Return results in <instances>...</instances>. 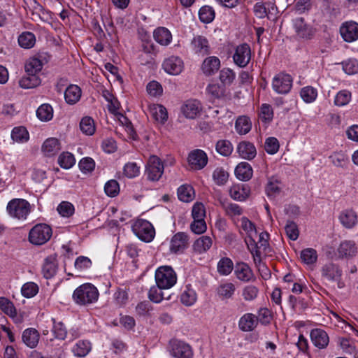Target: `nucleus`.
<instances>
[{"instance_id": "nucleus-1", "label": "nucleus", "mask_w": 358, "mask_h": 358, "mask_svg": "<svg viewBox=\"0 0 358 358\" xmlns=\"http://www.w3.org/2000/svg\"><path fill=\"white\" fill-rule=\"evenodd\" d=\"M99 291L90 283H85L78 287L73 293V301L79 306H88L95 303L99 299Z\"/></svg>"}, {"instance_id": "nucleus-2", "label": "nucleus", "mask_w": 358, "mask_h": 358, "mask_svg": "<svg viewBox=\"0 0 358 358\" xmlns=\"http://www.w3.org/2000/svg\"><path fill=\"white\" fill-rule=\"evenodd\" d=\"M6 210L10 217L24 220L31 212V205L25 199H13L8 203Z\"/></svg>"}, {"instance_id": "nucleus-3", "label": "nucleus", "mask_w": 358, "mask_h": 358, "mask_svg": "<svg viewBox=\"0 0 358 358\" xmlns=\"http://www.w3.org/2000/svg\"><path fill=\"white\" fill-rule=\"evenodd\" d=\"M156 284L161 289H169L177 282V275L172 267L163 266L159 267L155 272Z\"/></svg>"}, {"instance_id": "nucleus-4", "label": "nucleus", "mask_w": 358, "mask_h": 358, "mask_svg": "<svg viewBox=\"0 0 358 358\" xmlns=\"http://www.w3.org/2000/svg\"><path fill=\"white\" fill-rule=\"evenodd\" d=\"M294 37L298 41L311 40L316 32V29L308 24L304 18L299 17L292 20Z\"/></svg>"}, {"instance_id": "nucleus-5", "label": "nucleus", "mask_w": 358, "mask_h": 358, "mask_svg": "<svg viewBox=\"0 0 358 358\" xmlns=\"http://www.w3.org/2000/svg\"><path fill=\"white\" fill-rule=\"evenodd\" d=\"M321 275L328 281L336 282L339 289L345 287V283L342 280L343 271L338 264L328 262L324 264L321 268Z\"/></svg>"}, {"instance_id": "nucleus-6", "label": "nucleus", "mask_w": 358, "mask_h": 358, "mask_svg": "<svg viewBox=\"0 0 358 358\" xmlns=\"http://www.w3.org/2000/svg\"><path fill=\"white\" fill-rule=\"evenodd\" d=\"M52 234L51 227L46 224H36L29 231V241L34 245H41L48 242Z\"/></svg>"}, {"instance_id": "nucleus-7", "label": "nucleus", "mask_w": 358, "mask_h": 358, "mask_svg": "<svg viewBox=\"0 0 358 358\" xmlns=\"http://www.w3.org/2000/svg\"><path fill=\"white\" fill-rule=\"evenodd\" d=\"M132 231L141 241L151 242L155 234V231L152 224L145 220H138L132 225Z\"/></svg>"}, {"instance_id": "nucleus-8", "label": "nucleus", "mask_w": 358, "mask_h": 358, "mask_svg": "<svg viewBox=\"0 0 358 358\" xmlns=\"http://www.w3.org/2000/svg\"><path fill=\"white\" fill-rule=\"evenodd\" d=\"M164 172V166L160 159L152 155L150 157L146 166L145 174L150 181H158Z\"/></svg>"}, {"instance_id": "nucleus-9", "label": "nucleus", "mask_w": 358, "mask_h": 358, "mask_svg": "<svg viewBox=\"0 0 358 358\" xmlns=\"http://www.w3.org/2000/svg\"><path fill=\"white\" fill-rule=\"evenodd\" d=\"M292 86V77L285 73H278L273 79L272 87L274 91L278 94L288 93Z\"/></svg>"}, {"instance_id": "nucleus-10", "label": "nucleus", "mask_w": 358, "mask_h": 358, "mask_svg": "<svg viewBox=\"0 0 358 358\" xmlns=\"http://www.w3.org/2000/svg\"><path fill=\"white\" fill-rule=\"evenodd\" d=\"M234 63L239 67H245L251 59V49L248 44L243 43L238 45L233 55Z\"/></svg>"}, {"instance_id": "nucleus-11", "label": "nucleus", "mask_w": 358, "mask_h": 358, "mask_svg": "<svg viewBox=\"0 0 358 358\" xmlns=\"http://www.w3.org/2000/svg\"><path fill=\"white\" fill-rule=\"evenodd\" d=\"M336 252L338 259H350L357 255L358 248L354 241L345 240L341 242L336 250Z\"/></svg>"}, {"instance_id": "nucleus-12", "label": "nucleus", "mask_w": 358, "mask_h": 358, "mask_svg": "<svg viewBox=\"0 0 358 358\" xmlns=\"http://www.w3.org/2000/svg\"><path fill=\"white\" fill-rule=\"evenodd\" d=\"M189 238L187 234L184 232L176 233L170 242V251L171 253H182L187 248Z\"/></svg>"}, {"instance_id": "nucleus-13", "label": "nucleus", "mask_w": 358, "mask_h": 358, "mask_svg": "<svg viewBox=\"0 0 358 358\" xmlns=\"http://www.w3.org/2000/svg\"><path fill=\"white\" fill-rule=\"evenodd\" d=\"M171 345V353L175 358H192L193 352L188 344L180 341H173Z\"/></svg>"}, {"instance_id": "nucleus-14", "label": "nucleus", "mask_w": 358, "mask_h": 358, "mask_svg": "<svg viewBox=\"0 0 358 358\" xmlns=\"http://www.w3.org/2000/svg\"><path fill=\"white\" fill-rule=\"evenodd\" d=\"M201 110L202 104L196 99H189L181 107V111L183 115L189 119L195 118L201 113Z\"/></svg>"}, {"instance_id": "nucleus-15", "label": "nucleus", "mask_w": 358, "mask_h": 358, "mask_svg": "<svg viewBox=\"0 0 358 358\" xmlns=\"http://www.w3.org/2000/svg\"><path fill=\"white\" fill-rule=\"evenodd\" d=\"M62 149L60 141L55 137H50L47 138L41 146V152L44 156L51 157L57 154Z\"/></svg>"}, {"instance_id": "nucleus-16", "label": "nucleus", "mask_w": 358, "mask_h": 358, "mask_svg": "<svg viewBox=\"0 0 358 358\" xmlns=\"http://www.w3.org/2000/svg\"><path fill=\"white\" fill-rule=\"evenodd\" d=\"M188 162L192 169L200 170L207 164L208 157L203 150H195L189 154Z\"/></svg>"}, {"instance_id": "nucleus-17", "label": "nucleus", "mask_w": 358, "mask_h": 358, "mask_svg": "<svg viewBox=\"0 0 358 358\" xmlns=\"http://www.w3.org/2000/svg\"><path fill=\"white\" fill-rule=\"evenodd\" d=\"M191 45L196 54L204 56L210 53L208 40L203 36L197 35L194 36Z\"/></svg>"}, {"instance_id": "nucleus-18", "label": "nucleus", "mask_w": 358, "mask_h": 358, "mask_svg": "<svg viewBox=\"0 0 358 358\" xmlns=\"http://www.w3.org/2000/svg\"><path fill=\"white\" fill-rule=\"evenodd\" d=\"M163 69L166 72L171 75H178L183 69V62L177 56H171L166 59L163 62Z\"/></svg>"}, {"instance_id": "nucleus-19", "label": "nucleus", "mask_w": 358, "mask_h": 358, "mask_svg": "<svg viewBox=\"0 0 358 358\" xmlns=\"http://www.w3.org/2000/svg\"><path fill=\"white\" fill-rule=\"evenodd\" d=\"M340 32L345 41L352 42L358 38V24L355 22H346L340 28Z\"/></svg>"}, {"instance_id": "nucleus-20", "label": "nucleus", "mask_w": 358, "mask_h": 358, "mask_svg": "<svg viewBox=\"0 0 358 358\" xmlns=\"http://www.w3.org/2000/svg\"><path fill=\"white\" fill-rule=\"evenodd\" d=\"M234 274L238 280L244 282H248L255 279L252 270L244 262L236 263L234 268Z\"/></svg>"}, {"instance_id": "nucleus-21", "label": "nucleus", "mask_w": 358, "mask_h": 358, "mask_svg": "<svg viewBox=\"0 0 358 358\" xmlns=\"http://www.w3.org/2000/svg\"><path fill=\"white\" fill-rule=\"evenodd\" d=\"M310 339L313 345L319 349L326 348L329 342V338L327 332L319 328L310 331Z\"/></svg>"}, {"instance_id": "nucleus-22", "label": "nucleus", "mask_w": 358, "mask_h": 358, "mask_svg": "<svg viewBox=\"0 0 358 358\" xmlns=\"http://www.w3.org/2000/svg\"><path fill=\"white\" fill-rule=\"evenodd\" d=\"M58 269V263L55 255H50L44 259L42 266V273L46 279H50L55 275Z\"/></svg>"}, {"instance_id": "nucleus-23", "label": "nucleus", "mask_w": 358, "mask_h": 358, "mask_svg": "<svg viewBox=\"0 0 358 358\" xmlns=\"http://www.w3.org/2000/svg\"><path fill=\"white\" fill-rule=\"evenodd\" d=\"M238 328L244 332L253 331L258 325V319L252 313H245L238 320Z\"/></svg>"}, {"instance_id": "nucleus-24", "label": "nucleus", "mask_w": 358, "mask_h": 358, "mask_svg": "<svg viewBox=\"0 0 358 358\" xmlns=\"http://www.w3.org/2000/svg\"><path fill=\"white\" fill-rule=\"evenodd\" d=\"M220 67V60L215 56L206 57L201 65L202 72L207 76L214 75Z\"/></svg>"}, {"instance_id": "nucleus-25", "label": "nucleus", "mask_w": 358, "mask_h": 358, "mask_svg": "<svg viewBox=\"0 0 358 358\" xmlns=\"http://www.w3.org/2000/svg\"><path fill=\"white\" fill-rule=\"evenodd\" d=\"M283 187L284 185L278 178L271 177L268 179L265 188V192L267 196L273 199L280 194Z\"/></svg>"}, {"instance_id": "nucleus-26", "label": "nucleus", "mask_w": 358, "mask_h": 358, "mask_svg": "<svg viewBox=\"0 0 358 358\" xmlns=\"http://www.w3.org/2000/svg\"><path fill=\"white\" fill-rule=\"evenodd\" d=\"M239 156L245 159L251 160L257 155V150L253 143L248 141L241 142L237 147Z\"/></svg>"}, {"instance_id": "nucleus-27", "label": "nucleus", "mask_w": 358, "mask_h": 358, "mask_svg": "<svg viewBox=\"0 0 358 358\" xmlns=\"http://www.w3.org/2000/svg\"><path fill=\"white\" fill-rule=\"evenodd\" d=\"M39 333L34 328L25 329L22 336L23 343L30 348H34L38 343Z\"/></svg>"}, {"instance_id": "nucleus-28", "label": "nucleus", "mask_w": 358, "mask_h": 358, "mask_svg": "<svg viewBox=\"0 0 358 358\" xmlns=\"http://www.w3.org/2000/svg\"><path fill=\"white\" fill-rule=\"evenodd\" d=\"M341 224L348 229H351L357 223V216L355 211L352 210H343L338 217Z\"/></svg>"}, {"instance_id": "nucleus-29", "label": "nucleus", "mask_w": 358, "mask_h": 358, "mask_svg": "<svg viewBox=\"0 0 358 358\" xmlns=\"http://www.w3.org/2000/svg\"><path fill=\"white\" fill-rule=\"evenodd\" d=\"M252 168L248 162H241L235 169V175L241 181L249 180L252 177Z\"/></svg>"}, {"instance_id": "nucleus-30", "label": "nucleus", "mask_w": 358, "mask_h": 358, "mask_svg": "<svg viewBox=\"0 0 358 358\" xmlns=\"http://www.w3.org/2000/svg\"><path fill=\"white\" fill-rule=\"evenodd\" d=\"M82 91L80 87L76 85H70L64 92V99L68 104L76 103L81 97Z\"/></svg>"}, {"instance_id": "nucleus-31", "label": "nucleus", "mask_w": 358, "mask_h": 358, "mask_svg": "<svg viewBox=\"0 0 358 358\" xmlns=\"http://www.w3.org/2000/svg\"><path fill=\"white\" fill-rule=\"evenodd\" d=\"M249 189L245 185H234L229 189V194L231 199L239 201H245L249 196Z\"/></svg>"}, {"instance_id": "nucleus-32", "label": "nucleus", "mask_w": 358, "mask_h": 358, "mask_svg": "<svg viewBox=\"0 0 358 358\" xmlns=\"http://www.w3.org/2000/svg\"><path fill=\"white\" fill-rule=\"evenodd\" d=\"M256 236H252L251 237L247 236V238L245 239V242L253 257L255 265H257V263H259V266H261V251L258 247L259 245L257 242L255 241Z\"/></svg>"}, {"instance_id": "nucleus-33", "label": "nucleus", "mask_w": 358, "mask_h": 358, "mask_svg": "<svg viewBox=\"0 0 358 358\" xmlns=\"http://www.w3.org/2000/svg\"><path fill=\"white\" fill-rule=\"evenodd\" d=\"M153 36L155 40L162 45H168L172 40L171 32L165 27H158L155 29Z\"/></svg>"}, {"instance_id": "nucleus-34", "label": "nucleus", "mask_w": 358, "mask_h": 358, "mask_svg": "<svg viewBox=\"0 0 358 358\" xmlns=\"http://www.w3.org/2000/svg\"><path fill=\"white\" fill-rule=\"evenodd\" d=\"M213 244L212 238L208 236H202L196 239L193 244V250L199 254L208 250Z\"/></svg>"}, {"instance_id": "nucleus-35", "label": "nucleus", "mask_w": 358, "mask_h": 358, "mask_svg": "<svg viewBox=\"0 0 358 358\" xmlns=\"http://www.w3.org/2000/svg\"><path fill=\"white\" fill-rule=\"evenodd\" d=\"M332 164L336 167L346 168L349 164V157L348 155L343 151L334 152L329 157Z\"/></svg>"}, {"instance_id": "nucleus-36", "label": "nucleus", "mask_w": 358, "mask_h": 358, "mask_svg": "<svg viewBox=\"0 0 358 358\" xmlns=\"http://www.w3.org/2000/svg\"><path fill=\"white\" fill-rule=\"evenodd\" d=\"M90 341L86 340L78 341L72 348V352L77 357H85L91 350Z\"/></svg>"}, {"instance_id": "nucleus-37", "label": "nucleus", "mask_w": 358, "mask_h": 358, "mask_svg": "<svg viewBox=\"0 0 358 358\" xmlns=\"http://www.w3.org/2000/svg\"><path fill=\"white\" fill-rule=\"evenodd\" d=\"M41 83L38 75L27 73L19 80V85L24 89H30L38 86Z\"/></svg>"}, {"instance_id": "nucleus-38", "label": "nucleus", "mask_w": 358, "mask_h": 358, "mask_svg": "<svg viewBox=\"0 0 358 358\" xmlns=\"http://www.w3.org/2000/svg\"><path fill=\"white\" fill-rule=\"evenodd\" d=\"M152 118L160 123H164L168 118V113L165 107L162 105H153L150 108Z\"/></svg>"}, {"instance_id": "nucleus-39", "label": "nucleus", "mask_w": 358, "mask_h": 358, "mask_svg": "<svg viewBox=\"0 0 358 358\" xmlns=\"http://www.w3.org/2000/svg\"><path fill=\"white\" fill-rule=\"evenodd\" d=\"M195 196L193 187L189 185H182L178 189V197L183 202L192 201Z\"/></svg>"}, {"instance_id": "nucleus-40", "label": "nucleus", "mask_w": 358, "mask_h": 358, "mask_svg": "<svg viewBox=\"0 0 358 358\" xmlns=\"http://www.w3.org/2000/svg\"><path fill=\"white\" fill-rule=\"evenodd\" d=\"M215 17V12L213 7L203 6L199 10V18L204 24H209L213 21Z\"/></svg>"}, {"instance_id": "nucleus-41", "label": "nucleus", "mask_w": 358, "mask_h": 358, "mask_svg": "<svg viewBox=\"0 0 358 358\" xmlns=\"http://www.w3.org/2000/svg\"><path fill=\"white\" fill-rule=\"evenodd\" d=\"M234 269V263L229 257H222L217 262V270L221 275H229Z\"/></svg>"}, {"instance_id": "nucleus-42", "label": "nucleus", "mask_w": 358, "mask_h": 358, "mask_svg": "<svg viewBox=\"0 0 358 358\" xmlns=\"http://www.w3.org/2000/svg\"><path fill=\"white\" fill-rule=\"evenodd\" d=\"M236 291V286L232 282H224L221 284L217 289V294L222 299H231Z\"/></svg>"}, {"instance_id": "nucleus-43", "label": "nucleus", "mask_w": 358, "mask_h": 358, "mask_svg": "<svg viewBox=\"0 0 358 358\" xmlns=\"http://www.w3.org/2000/svg\"><path fill=\"white\" fill-rule=\"evenodd\" d=\"M43 62L38 57H31L25 64V71L27 73L38 75L43 68Z\"/></svg>"}, {"instance_id": "nucleus-44", "label": "nucleus", "mask_w": 358, "mask_h": 358, "mask_svg": "<svg viewBox=\"0 0 358 358\" xmlns=\"http://www.w3.org/2000/svg\"><path fill=\"white\" fill-rule=\"evenodd\" d=\"M235 128L239 134H246L252 128L251 121L247 116H240L236 121Z\"/></svg>"}, {"instance_id": "nucleus-45", "label": "nucleus", "mask_w": 358, "mask_h": 358, "mask_svg": "<svg viewBox=\"0 0 358 358\" xmlns=\"http://www.w3.org/2000/svg\"><path fill=\"white\" fill-rule=\"evenodd\" d=\"M36 43L35 35L30 31H24L18 37V43L20 47L29 49L31 48Z\"/></svg>"}, {"instance_id": "nucleus-46", "label": "nucleus", "mask_w": 358, "mask_h": 358, "mask_svg": "<svg viewBox=\"0 0 358 358\" xmlns=\"http://www.w3.org/2000/svg\"><path fill=\"white\" fill-rule=\"evenodd\" d=\"M36 115L41 121L47 122L53 117L52 107L48 103H43L36 110Z\"/></svg>"}, {"instance_id": "nucleus-47", "label": "nucleus", "mask_w": 358, "mask_h": 358, "mask_svg": "<svg viewBox=\"0 0 358 358\" xmlns=\"http://www.w3.org/2000/svg\"><path fill=\"white\" fill-rule=\"evenodd\" d=\"M196 301V294L195 291L189 286L183 291L180 296V301L186 306H192Z\"/></svg>"}, {"instance_id": "nucleus-48", "label": "nucleus", "mask_w": 358, "mask_h": 358, "mask_svg": "<svg viewBox=\"0 0 358 358\" xmlns=\"http://www.w3.org/2000/svg\"><path fill=\"white\" fill-rule=\"evenodd\" d=\"M222 207L224 209L226 215L230 217L239 216L243 213V208L236 203L223 202L222 203Z\"/></svg>"}, {"instance_id": "nucleus-49", "label": "nucleus", "mask_w": 358, "mask_h": 358, "mask_svg": "<svg viewBox=\"0 0 358 358\" xmlns=\"http://www.w3.org/2000/svg\"><path fill=\"white\" fill-rule=\"evenodd\" d=\"M38 286L34 282H27L24 283L21 288V293L26 298H31L38 292Z\"/></svg>"}, {"instance_id": "nucleus-50", "label": "nucleus", "mask_w": 358, "mask_h": 358, "mask_svg": "<svg viewBox=\"0 0 358 358\" xmlns=\"http://www.w3.org/2000/svg\"><path fill=\"white\" fill-rule=\"evenodd\" d=\"M301 259L306 264H313L317 259V251L313 248H306L301 252Z\"/></svg>"}, {"instance_id": "nucleus-51", "label": "nucleus", "mask_w": 358, "mask_h": 358, "mask_svg": "<svg viewBox=\"0 0 358 358\" xmlns=\"http://www.w3.org/2000/svg\"><path fill=\"white\" fill-rule=\"evenodd\" d=\"M80 129L85 134H94L96 129L94 120L90 117H83L80 122Z\"/></svg>"}, {"instance_id": "nucleus-52", "label": "nucleus", "mask_w": 358, "mask_h": 358, "mask_svg": "<svg viewBox=\"0 0 358 358\" xmlns=\"http://www.w3.org/2000/svg\"><path fill=\"white\" fill-rule=\"evenodd\" d=\"M0 309L11 317L16 316V309L10 300L5 297H0Z\"/></svg>"}, {"instance_id": "nucleus-53", "label": "nucleus", "mask_w": 358, "mask_h": 358, "mask_svg": "<svg viewBox=\"0 0 358 358\" xmlns=\"http://www.w3.org/2000/svg\"><path fill=\"white\" fill-rule=\"evenodd\" d=\"M163 289L159 287V286H152L148 292V298L150 301L155 303H159L163 299H169V296H165L164 292H162Z\"/></svg>"}, {"instance_id": "nucleus-54", "label": "nucleus", "mask_w": 358, "mask_h": 358, "mask_svg": "<svg viewBox=\"0 0 358 358\" xmlns=\"http://www.w3.org/2000/svg\"><path fill=\"white\" fill-rule=\"evenodd\" d=\"M52 332L55 337L59 340H64L67 336V329L65 325L62 322H56L55 319H52Z\"/></svg>"}, {"instance_id": "nucleus-55", "label": "nucleus", "mask_w": 358, "mask_h": 358, "mask_svg": "<svg viewBox=\"0 0 358 358\" xmlns=\"http://www.w3.org/2000/svg\"><path fill=\"white\" fill-rule=\"evenodd\" d=\"M241 227L245 232L248 237L257 236V231L256 227L253 222L248 220L246 217L241 219Z\"/></svg>"}, {"instance_id": "nucleus-56", "label": "nucleus", "mask_w": 358, "mask_h": 358, "mask_svg": "<svg viewBox=\"0 0 358 358\" xmlns=\"http://www.w3.org/2000/svg\"><path fill=\"white\" fill-rule=\"evenodd\" d=\"M74 156L68 152L62 153L58 158V163L64 169H69L75 164Z\"/></svg>"}, {"instance_id": "nucleus-57", "label": "nucleus", "mask_w": 358, "mask_h": 358, "mask_svg": "<svg viewBox=\"0 0 358 358\" xmlns=\"http://www.w3.org/2000/svg\"><path fill=\"white\" fill-rule=\"evenodd\" d=\"M300 95L305 102L311 103L317 98V92L314 87L307 86L301 89Z\"/></svg>"}, {"instance_id": "nucleus-58", "label": "nucleus", "mask_w": 358, "mask_h": 358, "mask_svg": "<svg viewBox=\"0 0 358 358\" xmlns=\"http://www.w3.org/2000/svg\"><path fill=\"white\" fill-rule=\"evenodd\" d=\"M213 178L217 185H223L228 180L229 173L223 168L218 167L213 171Z\"/></svg>"}, {"instance_id": "nucleus-59", "label": "nucleus", "mask_w": 358, "mask_h": 358, "mask_svg": "<svg viewBox=\"0 0 358 358\" xmlns=\"http://www.w3.org/2000/svg\"><path fill=\"white\" fill-rule=\"evenodd\" d=\"M259 294V289L252 285H247L243 287L242 291V296L245 301H251L255 300Z\"/></svg>"}, {"instance_id": "nucleus-60", "label": "nucleus", "mask_w": 358, "mask_h": 358, "mask_svg": "<svg viewBox=\"0 0 358 358\" xmlns=\"http://www.w3.org/2000/svg\"><path fill=\"white\" fill-rule=\"evenodd\" d=\"M216 150L221 155L229 156L233 151V146L230 141L221 140L217 141L216 144Z\"/></svg>"}, {"instance_id": "nucleus-61", "label": "nucleus", "mask_w": 358, "mask_h": 358, "mask_svg": "<svg viewBox=\"0 0 358 358\" xmlns=\"http://www.w3.org/2000/svg\"><path fill=\"white\" fill-rule=\"evenodd\" d=\"M235 77V73L230 69L224 68L220 72V80L224 85H230Z\"/></svg>"}, {"instance_id": "nucleus-62", "label": "nucleus", "mask_w": 358, "mask_h": 358, "mask_svg": "<svg viewBox=\"0 0 358 358\" xmlns=\"http://www.w3.org/2000/svg\"><path fill=\"white\" fill-rule=\"evenodd\" d=\"M279 148L280 143L276 138L271 136L266 139L264 149L267 153L274 155L278 151Z\"/></svg>"}, {"instance_id": "nucleus-63", "label": "nucleus", "mask_w": 358, "mask_h": 358, "mask_svg": "<svg viewBox=\"0 0 358 358\" xmlns=\"http://www.w3.org/2000/svg\"><path fill=\"white\" fill-rule=\"evenodd\" d=\"M343 71L348 75L358 73V61L355 59H349L342 62Z\"/></svg>"}, {"instance_id": "nucleus-64", "label": "nucleus", "mask_w": 358, "mask_h": 358, "mask_svg": "<svg viewBox=\"0 0 358 358\" xmlns=\"http://www.w3.org/2000/svg\"><path fill=\"white\" fill-rule=\"evenodd\" d=\"M123 173L127 178H133L139 175L140 167L135 162H128L124 166Z\"/></svg>"}]
</instances>
